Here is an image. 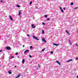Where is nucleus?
<instances>
[{
	"label": "nucleus",
	"mask_w": 78,
	"mask_h": 78,
	"mask_svg": "<svg viewBox=\"0 0 78 78\" xmlns=\"http://www.w3.org/2000/svg\"><path fill=\"white\" fill-rule=\"evenodd\" d=\"M31 26H32V28H36V26H34V24H32Z\"/></svg>",
	"instance_id": "obj_7"
},
{
	"label": "nucleus",
	"mask_w": 78,
	"mask_h": 78,
	"mask_svg": "<svg viewBox=\"0 0 78 78\" xmlns=\"http://www.w3.org/2000/svg\"><path fill=\"white\" fill-rule=\"evenodd\" d=\"M69 43L70 44V45H72V44L71 43V42H70V40H69Z\"/></svg>",
	"instance_id": "obj_12"
},
{
	"label": "nucleus",
	"mask_w": 78,
	"mask_h": 78,
	"mask_svg": "<svg viewBox=\"0 0 78 78\" xmlns=\"http://www.w3.org/2000/svg\"><path fill=\"white\" fill-rule=\"evenodd\" d=\"M16 55H18V52H16Z\"/></svg>",
	"instance_id": "obj_27"
},
{
	"label": "nucleus",
	"mask_w": 78,
	"mask_h": 78,
	"mask_svg": "<svg viewBox=\"0 0 78 78\" xmlns=\"http://www.w3.org/2000/svg\"><path fill=\"white\" fill-rule=\"evenodd\" d=\"M20 74H19L16 77V78H19V77H20Z\"/></svg>",
	"instance_id": "obj_10"
},
{
	"label": "nucleus",
	"mask_w": 78,
	"mask_h": 78,
	"mask_svg": "<svg viewBox=\"0 0 78 78\" xmlns=\"http://www.w3.org/2000/svg\"><path fill=\"white\" fill-rule=\"evenodd\" d=\"M77 33H78V31H77Z\"/></svg>",
	"instance_id": "obj_43"
},
{
	"label": "nucleus",
	"mask_w": 78,
	"mask_h": 78,
	"mask_svg": "<svg viewBox=\"0 0 78 78\" xmlns=\"http://www.w3.org/2000/svg\"><path fill=\"white\" fill-rule=\"evenodd\" d=\"M56 62L57 63H58V64L59 65H61V63H60L59 62V61H56Z\"/></svg>",
	"instance_id": "obj_9"
},
{
	"label": "nucleus",
	"mask_w": 78,
	"mask_h": 78,
	"mask_svg": "<svg viewBox=\"0 0 78 78\" xmlns=\"http://www.w3.org/2000/svg\"><path fill=\"white\" fill-rule=\"evenodd\" d=\"M40 67H41V66H40L39 65H38V67L40 68Z\"/></svg>",
	"instance_id": "obj_35"
},
{
	"label": "nucleus",
	"mask_w": 78,
	"mask_h": 78,
	"mask_svg": "<svg viewBox=\"0 0 78 78\" xmlns=\"http://www.w3.org/2000/svg\"><path fill=\"white\" fill-rule=\"evenodd\" d=\"M45 50V48H43V49H42V51H44Z\"/></svg>",
	"instance_id": "obj_20"
},
{
	"label": "nucleus",
	"mask_w": 78,
	"mask_h": 78,
	"mask_svg": "<svg viewBox=\"0 0 78 78\" xmlns=\"http://www.w3.org/2000/svg\"><path fill=\"white\" fill-rule=\"evenodd\" d=\"M2 50H0V52H2Z\"/></svg>",
	"instance_id": "obj_37"
},
{
	"label": "nucleus",
	"mask_w": 78,
	"mask_h": 78,
	"mask_svg": "<svg viewBox=\"0 0 78 78\" xmlns=\"http://www.w3.org/2000/svg\"><path fill=\"white\" fill-rule=\"evenodd\" d=\"M16 6L18 7V8H20V5H17Z\"/></svg>",
	"instance_id": "obj_17"
},
{
	"label": "nucleus",
	"mask_w": 78,
	"mask_h": 78,
	"mask_svg": "<svg viewBox=\"0 0 78 78\" xmlns=\"http://www.w3.org/2000/svg\"><path fill=\"white\" fill-rule=\"evenodd\" d=\"M27 36L29 37L30 36V35L28 34H27Z\"/></svg>",
	"instance_id": "obj_34"
},
{
	"label": "nucleus",
	"mask_w": 78,
	"mask_h": 78,
	"mask_svg": "<svg viewBox=\"0 0 78 78\" xmlns=\"http://www.w3.org/2000/svg\"><path fill=\"white\" fill-rule=\"evenodd\" d=\"M53 45H55V46H58V45H59V44H53Z\"/></svg>",
	"instance_id": "obj_13"
},
{
	"label": "nucleus",
	"mask_w": 78,
	"mask_h": 78,
	"mask_svg": "<svg viewBox=\"0 0 78 78\" xmlns=\"http://www.w3.org/2000/svg\"><path fill=\"white\" fill-rule=\"evenodd\" d=\"M25 47V46L24 45H23V47Z\"/></svg>",
	"instance_id": "obj_40"
},
{
	"label": "nucleus",
	"mask_w": 78,
	"mask_h": 78,
	"mask_svg": "<svg viewBox=\"0 0 78 78\" xmlns=\"http://www.w3.org/2000/svg\"><path fill=\"white\" fill-rule=\"evenodd\" d=\"M76 78H78V76H77V77H76Z\"/></svg>",
	"instance_id": "obj_39"
},
{
	"label": "nucleus",
	"mask_w": 78,
	"mask_h": 78,
	"mask_svg": "<svg viewBox=\"0 0 78 78\" xmlns=\"http://www.w3.org/2000/svg\"><path fill=\"white\" fill-rule=\"evenodd\" d=\"M42 33L43 34L45 33H44V30H42Z\"/></svg>",
	"instance_id": "obj_15"
},
{
	"label": "nucleus",
	"mask_w": 78,
	"mask_h": 78,
	"mask_svg": "<svg viewBox=\"0 0 78 78\" xmlns=\"http://www.w3.org/2000/svg\"><path fill=\"white\" fill-rule=\"evenodd\" d=\"M31 4H32V1H31L30 3V5H31Z\"/></svg>",
	"instance_id": "obj_21"
},
{
	"label": "nucleus",
	"mask_w": 78,
	"mask_h": 78,
	"mask_svg": "<svg viewBox=\"0 0 78 78\" xmlns=\"http://www.w3.org/2000/svg\"><path fill=\"white\" fill-rule=\"evenodd\" d=\"M11 58H14V56H12Z\"/></svg>",
	"instance_id": "obj_33"
},
{
	"label": "nucleus",
	"mask_w": 78,
	"mask_h": 78,
	"mask_svg": "<svg viewBox=\"0 0 78 78\" xmlns=\"http://www.w3.org/2000/svg\"><path fill=\"white\" fill-rule=\"evenodd\" d=\"M61 10L62 12H64V11L63 10H62V9H61Z\"/></svg>",
	"instance_id": "obj_19"
},
{
	"label": "nucleus",
	"mask_w": 78,
	"mask_h": 78,
	"mask_svg": "<svg viewBox=\"0 0 78 78\" xmlns=\"http://www.w3.org/2000/svg\"><path fill=\"white\" fill-rule=\"evenodd\" d=\"M71 5H73V3L72 2V3H71Z\"/></svg>",
	"instance_id": "obj_22"
},
{
	"label": "nucleus",
	"mask_w": 78,
	"mask_h": 78,
	"mask_svg": "<svg viewBox=\"0 0 78 78\" xmlns=\"http://www.w3.org/2000/svg\"><path fill=\"white\" fill-rule=\"evenodd\" d=\"M63 9H64V10H66V8H64Z\"/></svg>",
	"instance_id": "obj_38"
},
{
	"label": "nucleus",
	"mask_w": 78,
	"mask_h": 78,
	"mask_svg": "<svg viewBox=\"0 0 78 78\" xmlns=\"http://www.w3.org/2000/svg\"><path fill=\"white\" fill-rule=\"evenodd\" d=\"M20 14H21V11L20 10L19 11L18 15H20Z\"/></svg>",
	"instance_id": "obj_8"
},
{
	"label": "nucleus",
	"mask_w": 78,
	"mask_h": 78,
	"mask_svg": "<svg viewBox=\"0 0 78 78\" xmlns=\"http://www.w3.org/2000/svg\"><path fill=\"white\" fill-rule=\"evenodd\" d=\"M9 16L11 20H12H12H13L12 19V17L11 16Z\"/></svg>",
	"instance_id": "obj_4"
},
{
	"label": "nucleus",
	"mask_w": 78,
	"mask_h": 78,
	"mask_svg": "<svg viewBox=\"0 0 78 78\" xmlns=\"http://www.w3.org/2000/svg\"><path fill=\"white\" fill-rule=\"evenodd\" d=\"M29 57L30 58H32V56H31V55H29Z\"/></svg>",
	"instance_id": "obj_28"
},
{
	"label": "nucleus",
	"mask_w": 78,
	"mask_h": 78,
	"mask_svg": "<svg viewBox=\"0 0 78 78\" xmlns=\"http://www.w3.org/2000/svg\"><path fill=\"white\" fill-rule=\"evenodd\" d=\"M24 62H25V60L24 59H23V60H22L23 64H24Z\"/></svg>",
	"instance_id": "obj_11"
},
{
	"label": "nucleus",
	"mask_w": 78,
	"mask_h": 78,
	"mask_svg": "<svg viewBox=\"0 0 78 78\" xmlns=\"http://www.w3.org/2000/svg\"><path fill=\"white\" fill-rule=\"evenodd\" d=\"M16 67V66H15V68Z\"/></svg>",
	"instance_id": "obj_41"
},
{
	"label": "nucleus",
	"mask_w": 78,
	"mask_h": 78,
	"mask_svg": "<svg viewBox=\"0 0 78 78\" xmlns=\"http://www.w3.org/2000/svg\"><path fill=\"white\" fill-rule=\"evenodd\" d=\"M28 51H29V50H26L24 52V54H25V53H27V52H28Z\"/></svg>",
	"instance_id": "obj_6"
},
{
	"label": "nucleus",
	"mask_w": 78,
	"mask_h": 78,
	"mask_svg": "<svg viewBox=\"0 0 78 78\" xmlns=\"http://www.w3.org/2000/svg\"><path fill=\"white\" fill-rule=\"evenodd\" d=\"M72 61V59H71L69 60H67V62H70V61Z\"/></svg>",
	"instance_id": "obj_3"
},
{
	"label": "nucleus",
	"mask_w": 78,
	"mask_h": 78,
	"mask_svg": "<svg viewBox=\"0 0 78 78\" xmlns=\"http://www.w3.org/2000/svg\"><path fill=\"white\" fill-rule=\"evenodd\" d=\"M33 48V46H30V49H31V48Z\"/></svg>",
	"instance_id": "obj_23"
},
{
	"label": "nucleus",
	"mask_w": 78,
	"mask_h": 78,
	"mask_svg": "<svg viewBox=\"0 0 78 78\" xmlns=\"http://www.w3.org/2000/svg\"><path fill=\"white\" fill-rule=\"evenodd\" d=\"M33 38H34V39H36V40H37V41H39V39H38V38H37L36 37L33 36Z\"/></svg>",
	"instance_id": "obj_2"
},
{
	"label": "nucleus",
	"mask_w": 78,
	"mask_h": 78,
	"mask_svg": "<svg viewBox=\"0 0 78 78\" xmlns=\"http://www.w3.org/2000/svg\"><path fill=\"white\" fill-rule=\"evenodd\" d=\"M60 9H62V8H61V7H60Z\"/></svg>",
	"instance_id": "obj_32"
},
{
	"label": "nucleus",
	"mask_w": 78,
	"mask_h": 78,
	"mask_svg": "<svg viewBox=\"0 0 78 78\" xmlns=\"http://www.w3.org/2000/svg\"><path fill=\"white\" fill-rule=\"evenodd\" d=\"M42 24L43 25H45V23H44L43 22V23H42Z\"/></svg>",
	"instance_id": "obj_25"
},
{
	"label": "nucleus",
	"mask_w": 78,
	"mask_h": 78,
	"mask_svg": "<svg viewBox=\"0 0 78 78\" xmlns=\"http://www.w3.org/2000/svg\"><path fill=\"white\" fill-rule=\"evenodd\" d=\"M66 33H67V34H69V32H68V31H67V30H66Z\"/></svg>",
	"instance_id": "obj_14"
},
{
	"label": "nucleus",
	"mask_w": 78,
	"mask_h": 78,
	"mask_svg": "<svg viewBox=\"0 0 78 78\" xmlns=\"http://www.w3.org/2000/svg\"><path fill=\"white\" fill-rule=\"evenodd\" d=\"M76 60H77V59H78V58H76Z\"/></svg>",
	"instance_id": "obj_36"
},
{
	"label": "nucleus",
	"mask_w": 78,
	"mask_h": 78,
	"mask_svg": "<svg viewBox=\"0 0 78 78\" xmlns=\"http://www.w3.org/2000/svg\"><path fill=\"white\" fill-rule=\"evenodd\" d=\"M76 46L78 47V44H77V43H76Z\"/></svg>",
	"instance_id": "obj_26"
},
{
	"label": "nucleus",
	"mask_w": 78,
	"mask_h": 78,
	"mask_svg": "<svg viewBox=\"0 0 78 78\" xmlns=\"http://www.w3.org/2000/svg\"><path fill=\"white\" fill-rule=\"evenodd\" d=\"M77 8H78V7H76L75 8H74V9H77Z\"/></svg>",
	"instance_id": "obj_24"
},
{
	"label": "nucleus",
	"mask_w": 78,
	"mask_h": 78,
	"mask_svg": "<svg viewBox=\"0 0 78 78\" xmlns=\"http://www.w3.org/2000/svg\"><path fill=\"white\" fill-rule=\"evenodd\" d=\"M51 54H52V53H53V51H51Z\"/></svg>",
	"instance_id": "obj_30"
},
{
	"label": "nucleus",
	"mask_w": 78,
	"mask_h": 78,
	"mask_svg": "<svg viewBox=\"0 0 78 78\" xmlns=\"http://www.w3.org/2000/svg\"><path fill=\"white\" fill-rule=\"evenodd\" d=\"M44 17H45V18H47V15H44Z\"/></svg>",
	"instance_id": "obj_18"
},
{
	"label": "nucleus",
	"mask_w": 78,
	"mask_h": 78,
	"mask_svg": "<svg viewBox=\"0 0 78 78\" xmlns=\"http://www.w3.org/2000/svg\"><path fill=\"white\" fill-rule=\"evenodd\" d=\"M42 41L44 42H47V41H45V40L44 38H42Z\"/></svg>",
	"instance_id": "obj_5"
},
{
	"label": "nucleus",
	"mask_w": 78,
	"mask_h": 78,
	"mask_svg": "<svg viewBox=\"0 0 78 78\" xmlns=\"http://www.w3.org/2000/svg\"><path fill=\"white\" fill-rule=\"evenodd\" d=\"M0 2H1V3H2V2H3V1L2 0H1L0 1Z\"/></svg>",
	"instance_id": "obj_31"
},
{
	"label": "nucleus",
	"mask_w": 78,
	"mask_h": 78,
	"mask_svg": "<svg viewBox=\"0 0 78 78\" xmlns=\"http://www.w3.org/2000/svg\"><path fill=\"white\" fill-rule=\"evenodd\" d=\"M50 20V18H48L47 19V20Z\"/></svg>",
	"instance_id": "obj_29"
},
{
	"label": "nucleus",
	"mask_w": 78,
	"mask_h": 78,
	"mask_svg": "<svg viewBox=\"0 0 78 78\" xmlns=\"http://www.w3.org/2000/svg\"><path fill=\"white\" fill-rule=\"evenodd\" d=\"M11 71H8L9 73L10 74H11V73H12L11 72Z\"/></svg>",
	"instance_id": "obj_16"
},
{
	"label": "nucleus",
	"mask_w": 78,
	"mask_h": 78,
	"mask_svg": "<svg viewBox=\"0 0 78 78\" xmlns=\"http://www.w3.org/2000/svg\"><path fill=\"white\" fill-rule=\"evenodd\" d=\"M37 9V7H36V9Z\"/></svg>",
	"instance_id": "obj_42"
},
{
	"label": "nucleus",
	"mask_w": 78,
	"mask_h": 78,
	"mask_svg": "<svg viewBox=\"0 0 78 78\" xmlns=\"http://www.w3.org/2000/svg\"><path fill=\"white\" fill-rule=\"evenodd\" d=\"M6 49H7V50H10L11 48V47L9 46H8L6 47Z\"/></svg>",
	"instance_id": "obj_1"
}]
</instances>
